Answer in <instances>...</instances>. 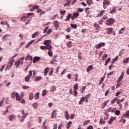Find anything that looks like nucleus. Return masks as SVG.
<instances>
[{
	"label": "nucleus",
	"instance_id": "nucleus-11",
	"mask_svg": "<svg viewBox=\"0 0 129 129\" xmlns=\"http://www.w3.org/2000/svg\"><path fill=\"white\" fill-rule=\"evenodd\" d=\"M39 60H41V57L39 56H35L33 59V63H37Z\"/></svg>",
	"mask_w": 129,
	"mask_h": 129
},
{
	"label": "nucleus",
	"instance_id": "nucleus-40",
	"mask_svg": "<svg viewBox=\"0 0 129 129\" xmlns=\"http://www.w3.org/2000/svg\"><path fill=\"white\" fill-rule=\"evenodd\" d=\"M118 59V55H117L113 60H112V64L114 63L116 61H117Z\"/></svg>",
	"mask_w": 129,
	"mask_h": 129
},
{
	"label": "nucleus",
	"instance_id": "nucleus-39",
	"mask_svg": "<svg viewBox=\"0 0 129 129\" xmlns=\"http://www.w3.org/2000/svg\"><path fill=\"white\" fill-rule=\"evenodd\" d=\"M41 79H42V77H37L35 79L34 81H36V82H38V81H40V80H41Z\"/></svg>",
	"mask_w": 129,
	"mask_h": 129
},
{
	"label": "nucleus",
	"instance_id": "nucleus-32",
	"mask_svg": "<svg viewBox=\"0 0 129 129\" xmlns=\"http://www.w3.org/2000/svg\"><path fill=\"white\" fill-rule=\"evenodd\" d=\"M38 104L37 103H34L32 104V106L34 109H38Z\"/></svg>",
	"mask_w": 129,
	"mask_h": 129
},
{
	"label": "nucleus",
	"instance_id": "nucleus-15",
	"mask_svg": "<svg viewBox=\"0 0 129 129\" xmlns=\"http://www.w3.org/2000/svg\"><path fill=\"white\" fill-rule=\"evenodd\" d=\"M107 34H108V35H110L111 34H112L113 28H107Z\"/></svg>",
	"mask_w": 129,
	"mask_h": 129
},
{
	"label": "nucleus",
	"instance_id": "nucleus-53",
	"mask_svg": "<svg viewBox=\"0 0 129 129\" xmlns=\"http://www.w3.org/2000/svg\"><path fill=\"white\" fill-rule=\"evenodd\" d=\"M110 89H108L105 93V96H107L109 93Z\"/></svg>",
	"mask_w": 129,
	"mask_h": 129
},
{
	"label": "nucleus",
	"instance_id": "nucleus-42",
	"mask_svg": "<svg viewBox=\"0 0 129 129\" xmlns=\"http://www.w3.org/2000/svg\"><path fill=\"white\" fill-rule=\"evenodd\" d=\"M71 27L73 28V29H77V24H71Z\"/></svg>",
	"mask_w": 129,
	"mask_h": 129
},
{
	"label": "nucleus",
	"instance_id": "nucleus-4",
	"mask_svg": "<svg viewBox=\"0 0 129 129\" xmlns=\"http://www.w3.org/2000/svg\"><path fill=\"white\" fill-rule=\"evenodd\" d=\"M78 83H76L74 86V90H75L73 92L74 93V96L76 97L77 95H78V92L76 90L78 89Z\"/></svg>",
	"mask_w": 129,
	"mask_h": 129
},
{
	"label": "nucleus",
	"instance_id": "nucleus-52",
	"mask_svg": "<svg viewBox=\"0 0 129 129\" xmlns=\"http://www.w3.org/2000/svg\"><path fill=\"white\" fill-rule=\"evenodd\" d=\"M71 46H72V42L71 41H69L68 44H67V46L69 48H70V47H71Z\"/></svg>",
	"mask_w": 129,
	"mask_h": 129
},
{
	"label": "nucleus",
	"instance_id": "nucleus-57",
	"mask_svg": "<svg viewBox=\"0 0 129 129\" xmlns=\"http://www.w3.org/2000/svg\"><path fill=\"white\" fill-rule=\"evenodd\" d=\"M48 54L49 56H50V57H52V56H53V52H52V51H49L48 52Z\"/></svg>",
	"mask_w": 129,
	"mask_h": 129
},
{
	"label": "nucleus",
	"instance_id": "nucleus-47",
	"mask_svg": "<svg viewBox=\"0 0 129 129\" xmlns=\"http://www.w3.org/2000/svg\"><path fill=\"white\" fill-rule=\"evenodd\" d=\"M47 91L46 89L43 90L42 92V96H45V95L47 94Z\"/></svg>",
	"mask_w": 129,
	"mask_h": 129
},
{
	"label": "nucleus",
	"instance_id": "nucleus-34",
	"mask_svg": "<svg viewBox=\"0 0 129 129\" xmlns=\"http://www.w3.org/2000/svg\"><path fill=\"white\" fill-rule=\"evenodd\" d=\"M10 37V35L9 34H6L2 37V39L3 41H5V40H7L6 38H9Z\"/></svg>",
	"mask_w": 129,
	"mask_h": 129
},
{
	"label": "nucleus",
	"instance_id": "nucleus-17",
	"mask_svg": "<svg viewBox=\"0 0 129 129\" xmlns=\"http://www.w3.org/2000/svg\"><path fill=\"white\" fill-rule=\"evenodd\" d=\"M129 117V110L127 111L125 114H123L121 119H122V117Z\"/></svg>",
	"mask_w": 129,
	"mask_h": 129
},
{
	"label": "nucleus",
	"instance_id": "nucleus-13",
	"mask_svg": "<svg viewBox=\"0 0 129 129\" xmlns=\"http://www.w3.org/2000/svg\"><path fill=\"white\" fill-rule=\"evenodd\" d=\"M123 75H124V73L122 72L118 80L117 81V83H119L120 81L122 80V79L123 78Z\"/></svg>",
	"mask_w": 129,
	"mask_h": 129
},
{
	"label": "nucleus",
	"instance_id": "nucleus-62",
	"mask_svg": "<svg viewBox=\"0 0 129 129\" xmlns=\"http://www.w3.org/2000/svg\"><path fill=\"white\" fill-rule=\"evenodd\" d=\"M52 31L51 29H49L48 30L47 32V34L49 35V34H51L52 33Z\"/></svg>",
	"mask_w": 129,
	"mask_h": 129
},
{
	"label": "nucleus",
	"instance_id": "nucleus-44",
	"mask_svg": "<svg viewBox=\"0 0 129 129\" xmlns=\"http://www.w3.org/2000/svg\"><path fill=\"white\" fill-rule=\"evenodd\" d=\"M114 112H115V114L116 115H119V114H120V110H116Z\"/></svg>",
	"mask_w": 129,
	"mask_h": 129
},
{
	"label": "nucleus",
	"instance_id": "nucleus-37",
	"mask_svg": "<svg viewBox=\"0 0 129 129\" xmlns=\"http://www.w3.org/2000/svg\"><path fill=\"white\" fill-rule=\"evenodd\" d=\"M109 62H110V57H109L106 61L105 62V66H107V64H108V63H109Z\"/></svg>",
	"mask_w": 129,
	"mask_h": 129
},
{
	"label": "nucleus",
	"instance_id": "nucleus-1",
	"mask_svg": "<svg viewBox=\"0 0 129 129\" xmlns=\"http://www.w3.org/2000/svg\"><path fill=\"white\" fill-rule=\"evenodd\" d=\"M16 97V100L17 101H21L22 99H23V97H24V93H22V95L20 96L18 93H15V92H13L11 94V98H15Z\"/></svg>",
	"mask_w": 129,
	"mask_h": 129
},
{
	"label": "nucleus",
	"instance_id": "nucleus-10",
	"mask_svg": "<svg viewBox=\"0 0 129 129\" xmlns=\"http://www.w3.org/2000/svg\"><path fill=\"white\" fill-rule=\"evenodd\" d=\"M78 17H79V13H75L73 15L71 19H72V21H73V20H75V19H76V18H78Z\"/></svg>",
	"mask_w": 129,
	"mask_h": 129
},
{
	"label": "nucleus",
	"instance_id": "nucleus-45",
	"mask_svg": "<svg viewBox=\"0 0 129 129\" xmlns=\"http://www.w3.org/2000/svg\"><path fill=\"white\" fill-rule=\"evenodd\" d=\"M66 119H69V118H70L69 114L68 113V112H67V111H66Z\"/></svg>",
	"mask_w": 129,
	"mask_h": 129
},
{
	"label": "nucleus",
	"instance_id": "nucleus-64",
	"mask_svg": "<svg viewBox=\"0 0 129 129\" xmlns=\"http://www.w3.org/2000/svg\"><path fill=\"white\" fill-rule=\"evenodd\" d=\"M103 24V20L101 19L100 21H99V25H102Z\"/></svg>",
	"mask_w": 129,
	"mask_h": 129
},
{
	"label": "nucleus",
	"instance_id": "nucleus-6",
	"mask_svg": "<svg viewBox=\"0 0 129 129\" xmlns=\"http://www.w3.org/2000/svg\"><path fill=\"white\" fill-rule=\"evenodd\" d=\"M32 71H29V75H28L27 77H25V80L26 82H29L30 81V78L32 77Z\"/></svg>",
	"mask_w": 129,
	"mask_h": 129
},
{
	"label": "nucleus",
	"instance_id": "nucleus-12",
	"mask_svg": "<svg viewBox=\"0 0 129 129\" xmlns=\"http://www.w3.org/2000/svg\"><path fill=\"white\" fill-rule=\"evenodd\" d=\"M44 45H45L46 47H49V46H52L50 45V44H51V40H45L43 42Z\"/></svg>",
	"mask_w": 129,
	"mask_h": 129
},
{
	"label": "nucleus",
	"instance_id": "nucleus-51",
	"mask_svg": "<svg viewBox=\"0 0 129 129\" xmlns=\"http://www.w3.org/2000/svg\"><path fill=\"white\" fill-rule=\"evenodd\" d=\"M81 55H82V53L79 51L78 55V58L80 59V60H81V57H82Z\"/></svg>",
	"mask_w": 129,
	"mask_h": 129
},
{
	"label": "nucleus",
	"instance_id": "nucleus-27",
	"mask_svg": "<svg viewBox=\"0 0 129 129\" xmlns=\"http://www.w3.org/2000/svg\"><path fill=\"white\" fill-rule=\"evenodd\" d=\"M53 25L55 28H59V22L58 21H54Z\"/></svg>",
	"mask_w": 129,
	"mask_h": 129
},
{
	"label": "nucleus",
	"instance_id": "nucleus-36",
	"mask_svg": "<svg viewBox=\"0 0 129 129\" xmlns=\"http://www.w3.org/2000/svg\"><path fill=\"white\" fill-rule=\"evenodd\" d=\"M39 35V32L36 31L32 35V38H36Z\"/></svg>",
	"mask_w": 129,
	"mask_h": 129
},
{
	"label": "nucleus",
	"instance_id": "nucleus-21",
	"mask_svg": "<svg viewBox=\"0 0 129 129\" xmlns=\"http://www.w3.org/2000/svg\"><path fill=\"white\" fill-rule=\"evenodd\" d=\"M25 60L26 61H28V60H29L30 61H32L33 60V57H32V56H30V55H28L25 58Z\"/></svg>",
	"mask_w": 129,
	"mask_h": 129
},
{
	"label": "nucleus",
	"instance_id": "nucleus-20",
	"mask_svg": "<svg viewBox=\"0 0 129 129\" xmlns=\"http://www.w3.org/2000/svg\"><path fill=\"white\" fill-rule=\"evenodd\" d=\"M72 2V0H67L65 4V7H70V3Z\"/></svg>",
	"mask_w": 129,
	"mask_h": 129
},
{
	"label": "nucleus",
	"instance_id": "nucleus-33",
	"mask_svg": "<svg viewBox=\"0 0 129 129\" xmlns=\"http://www.w3.org/2000/svg\"><path fill=\"white\" fill-rule=\"evenodd\" d=\"M99 123L100 124H104L105 123V121H104L102 118H101Z\"/></svg>",
	"mask_w": 129,
	"mask_h": 129
},
{
	"label": "nucleus",
	"instance_id": "nucleus-30",
	"mask_svg": "<svg viewBox=\"0 0 129 129\" xmlns=\"http://www.w3.org/2000/svg\"><path fill=\"white\" fill-rule=\"evenodd\" d=\"M105 13V10H103L102 11H101L98 14V17H100L102 16H103V14Z\"/></svg>",
	"mask_w": 129,
	"mask_h": 129
},
{
	"label": "nucleus",
	"instance_id": "nucleus-56",
	"mask_svg": "<svg viewBox=\"0 0 129 129\" xmlns=\"http://www.w3.org/2000/svg\"><path fill=\"white\" fill-rule=\"evenodd\" d=\"M33 15H34V13H28L26 18H29V17H30V16H33Z\"/></svg>",
	"mask_w": 129,
	"mask_h": 129
},
{
	"label": "nucleus",
	"instance_id": "nucleus-60",
	"mask_svg": "<svg viewBox=\"0 0 129 129\" xmlns=\"http://www.w3.org/2000/svg\"><path fill=\"white\" fill-rule=\"evenodd\" d=\"M71 16H72V14H70L68 17L66 19V21H69L70 20V18H71Z\"/></svg>",
	"mask_w": 129,
	"mask_h": 129
},
{
	"label": "nucleus",
	"instance_id": "nucleus-7",
	"mask_svg": "<svg viewBox=\"0 0 129 129\" xmlns=\"http://www.w3.org/2000/svg\"><path fill=\"white\" fill-rule=\"evenodd\" d=\"M24 59H25V58L21 57L18 60H17L15 62L14 65H16V68H19V67L20 66L21 60H24Z\"/></svg>",
	"mask_w": 129,
	"mask_h": 129
},
{
	"label": "nucleus",
	"instance_id": "nucleus-24",
	"mask_svg": "<svg viewBox=\"0 0 129 129\" xmlns=\"http://www.w3.org/2000/svg\"><path fill=\"white\" fill-rule=\"evenodd\" d=\"M122 101H124V98H123L121 100L119 99H117L116 101L117 104H120V102H122Z\"/></svg>",
	"mask_w": 129,
	"mask_h": 129
},
{
	"label": "nucleus",
	"instance_id": "nucleus-29",
	"mask_svg": "<svg viewBox=\"0 0 129 129\" xmlns=\"http://www.w3.org/2000/svg\"><path fill=\"white\" fill-rule=\"evenodd\" d=\"M124 31H125V27L121 28L119 31V34H123V33H124Z\"/></svg>",
	"mask_w": 129,
	"mask_h": 129
},
{
	"label": "nucleus",
	"instance_id": "nucleus-61",
	"mask_svg": "<svg viewBox=\"0 0 129 129\" xmlns=\"http://www.w3.org/2000/svg\"><path fill=\"white\" fill-rule=\"evenodd\" d=\"M53 69L51 70V71L49 73V74H48V75L49 76H52V75H53Z\"/></svg>",
	"mask_w": 129,
	"mask_h": 129
},
{
	"label": "nucleus",
	"instance_id": "nucleus-9",
	"mask_svg": "<svg viewBox=\"0 0 129 129\" xmlns=\"http://www.w3.org/2000/svg\"><path fill=\"white\" fill-rule=\"evenodd\" d=\"M40 49H41V50H51L52 46H41L40 47Z\"/></svg>",
	"mask_w": 129,
	"mask_h": 129
},
{
	"label": "nucleus",
	"instance_id": "nucleus-8",
	"mask_svg": "<svg viewBox=\"0 0 129 129\" xmlns=\"http://www.w3.org/2000/svg\"><path fill=\"white\" fill-rule=\"evenodd\" d=\"M105 46V43L101 42L99 43L96 46V49H100L101 47H104Z\"/></svg>",
	"mask_w": 129,
	"mask_h": 129
},
{
	"label": "nucleus",
	"instance_id": "nucleus-59",
	"mask_svg": "<svg viewBox=\"0 0 129 129\" xmlns=\"http://www.w3.org/2000/svg\"><path fill=\"white\" fill-rule=\"evenodd\" d=\"M85 12L86 13V14H90V12H89V8H86L85 9Z\"/></svg>",
	"mask_w": 129,
	"mask_h": 129
},
{
	"label": "nucleus",
	"instance_id": "nucleus-23",
	"mask_svg": "<svg viewBox=\"0 0 129 129\" xmlns=\"http://www.w3.org/2000/svg\"><path fill=\"white\" fill-rule=\"evenodd\" d=\"M92 69H93V66L92 65L89 66L87 69V72H89V71H91Z\"/></svg>",
	"mask_w": 129,
	"mask_h": 129
},
{
	"label": "nucleus",
	"instance_id": "nucleus-28",
	"mask_svg": "<svg viewBox=\"0 0 129 129\" xmlns=\"http://www.w3.org/2000/svg\"><path fill=\"white\" fill-rule=\"evenodd\" d=\"M49 72V68H46L44 70V76H47V74Z\"/></svg>",
	"mask_w": 129,
	"mask_h": 129
},
{
	"label": "nucleus",
	"instance_id": "nucleus-19",
	"mask_svg": "<svg viewBox=\"0 0 129 129\" xmlns=\"http://www.w3.org/2000/svg\"><path fill=\"white\" fill-rule=\"evenodd\" d=\"M114 120H115V117H112L108 121L109 124H111Z\"/></svg>",
	"mask_w": 129,
	"mask_h": 129
},
{
	"label": "nucleus",
	"instance_id": "nucleus-49",
	"mask_svg": "<svg viewBox=\"0 0 129 129\" xmlns=\"http://www.w3.org/2000/svg\"><path fill=\"white\" fill-rule=\"evenodd\" d=\"M90 95H91V94H89L88 95H87L85 97H84V98H85V100L90 98Z\"/></svg>",
	"mask_w": 129,
	"mask_h": 129
},
{
	"label": "nucleus",
	"instance_id": "nucleus-16",
	"mask_svg": "<svg viewBox=\"0 0 129 129\" xmlns=\"http://www.w3.org/2000/svg\"><path fill=\"white\" fill-rule=\"evenodd\" d=\"M115 110H116V108H112V107H110L107 110L108 112H115Z\"/></svg>",
	"mask_w": 129,
	"mask_h": 129
},
{
	"label": "nucleus",
	"instance_id": "nucleus-35",
	"mask_svg": "<svg viewBox=\"0 0 129 129\" xmlns=\"http://www.w3.org/2000/svg\"><path fill=\"white\" fill-rule=\"evenodd\" d=\"M71 124H72V122L71 121H70L69 122H68L67 125V128H70Z\"/></svg>",
	"mask_w": 129,
	"mask_h": 129
},
{
	"label": "nucleus",
	"instance_id": "nucleus-41",
	"mask_svg": "<svg viewBox=\"0 0 129 129\" xmlns=\"http://www.w3.org/2000/svg\"><path fill=\"white\" fill-rule=\"evenodd\" d=\"M55 90H56V87L55 86H53L50 89V91H51V92H54V91H55Z\"/></svg>",
	"mask_w": 129,
	"mask_h": 129
},
{
	"label": "nucleus",
	"instance_id": "nucleus-2",
	"mask_svg": "<svg viewBox=\"0 0 129 129\" xmlns=\"http://www.w3.org/2000/svg\"><path fill=\"white\" fill-rule=\"evenodd\" d=\"M14 62H15V60H12V59H10V60L9 61L8 64L7 65V68H6V71L7 70H11V68L13 67Z\"/></svg>",
	"mask_w": 129,
	"mask_h": 129
},
{
	"label": "nucleus",
	"instance_id": "nucleus-14",
	"mask_svg": "<svg viewBox=\"0 0 129 129\" xmlns=\"http://www.w3.org/2000/svg\"><path fill=\"white\" fill-rule=\"evenodd\" d=\"M9 118L10 121H13L16 118V115L15 114H11L9 116Z\"/></svg>",
	"mask_w": 129,
	"mask_h": 129
},
{
	"label": "nucleus",
	"instance_id": "nucleus-55",
	"mask_svg": "<svg viewBox=\"0 0 129 129\" xmlns=\"http://www.w3.org/2000/svg\"><path fill=\"white\" fill-rule=\"evenodd\" d=\"M82 12H83V9L78 8L77 10L78 13H82Z\"/></svg>",
	"mask_w": 129,
	"mask_h": 129
},
{
	"label": "nucleus",
	"instance_id": "nucleus-22",
	"mask_svg": "<svg viewBox=\"0 0 129 129\" xmlns=\"http://www.w3.org/2000/svg\"><path fill=\"white\" fill-rule=\"evenodd\" d=\"M109 102V100H107L106 101L104 102V103H103L102 104V107L101 108H104V107H105L106 105H107V103H108V102Z\"/></svg>",
	"mask_w": 129,
	"mask_h": 129
},
{
	"label": "nucleus",
	"instance_id": "nucleus-5",
	"mask_svg": "<svg viewBox=\"0 0 129 129\" xmlns=\"http://www.w3.org/2000/svg\"><path fill=\"white\" fill-rule=\"evenodd\" d=\"M110 5V2L108 0H104L103 2V6L104 9H106V6Z\"/></svg>",
	"mask_w": 129,
	"mask_h": 129
},
{
	"label": "nucleus",
	"instance_id": "nucleus-25",
	"mask_svg": "<svg viewBox=\"0 0 129 129\" xmlns=\"http://www.w3.org/2000/svg\"><path fill=\"white\" fill-rule=\"evenodd\" d=\"M10 108V106H8L7 107H6V110L5 111H4L3 113V115H6V114H7V113H8V111H9V109Z\"/></svg>",
	"mask_w": 129,
	"mask_h": 129
},
{
	"label": "nucleus",
	"instance_id": "nucleus-54",
	"mask_svg": "<svg viewBox=\"0 0 129 129\" xmlns=\"http://www.w3.org/2000/svg\"><path fill=\"white\" fill-rule=\"evenodd\" d=\"M89 122H90V121L89 120H86L84 122L83 125H86V124L89 123Z\"/></svg>",
	"mask_w": 129,
	"mask_h": 129
},
{
	"label": "nucleus",
	"instance_id": "nucleus-50",
	"mask_svg": "<svg viewBox=\"0 0 129 129\" xmlns=\"http://www.w3.org/2000/svg\"><path fill=\"white\" fill-rule=\"evenodd\" d=\"M34 98H35V99H36V100H37L38 98H39V93H36Z\"/></svg>",
	"mask_w": 129,
	"mask_h": 129
},
{
	"label": "nucleus",
	"instance_id": "nucleus-3",
	"mask_svg": "<svg viewBox=\"0 0 129 129\" xmlns=\"http://www.w3.org/2000/svg\"><path fill=\"white\" fill-rule=\"evenodd\" d=\"M114 22H115V21L113 18H110L106 21V23L107 26H111Z\"/></svg>",
	"mask_w": 129,
	"mask_h": 129
},
{
	"label": "nucleus",
	"instance_id": "nucleus-46",
	"mask_svg": "<svg viewBox=\"0 0 129 129\" xmlns=\"http://www.w3.org/2000/svg\"><path fill=\"white\" fill-rule=\"evenodd\" d=\"M116 9L113 8L112 10H111L110 11V14H113V13H116Z\"/></svg>",
	"mask_w": 129,
	"mask_h": 129
},
{
	"label": "nucleus",
	"instance_id": "nucleus-26",
	"mask_svg": "<svg viewBox=\"0 0 129 129\" xmlns=\"http://www.w3.org/2000/svg\"><path fill=\"white\" fill-rule=\"evenodd\" d=\"M85 100V98H84V97H82V98H81V99L79 101V104L80 105L82 104V103L84 102Z\"/></svg>",
	"mask_w": 129,
	"mask_h": 129
},
{
	"label": "nucleus",
	"instance_id": "nucleus-48",
	"mask_svg": "<svg viewBox=\"0 0 129 129\" xmlns=\"http://www.w3.org/2000/svg\"><path fill=\"white\" fill-rule=\"evenodd\" d=\"M85 89H86V86H84L81 89V93L84 92Z\"/></svg>",
	"mask_w": 129,
	"mask_h": 129
},
{
	"label": "nucleus",
	"instance_id": "nucleus-38",
	"mask_svg": "<svg viewBox=\"0 0 129 129\" xmlns=\"http://www.w3.org/2000/svg\"><path fill=\"white\" fill-rule=\"evenodd\" d=\"M87 4L89 6H90V5H92V4H93V1L92 0H87Z\"/></svg>",
	"mask_w": 129,
	"mask_h": 129
},
{
	"label": "nucleus",
	"instance_id": "nucleus-18",
	"mask_svg": "<svg viewBox=\"0 0 129 129\" xmlns=\"http://www.w3.org/2000/svg\"><path fill=\"white\" fill-rule=\"evenodd\" d=\"M56 115H57V113H56L55 110H53L51 114V118H55L56 117Z\"/></svg>",
	"mask_w": 129,
	"mask_h": 129
},
{
	"label": "nucleus",
	"instance_id": "nucleus-43",
	"mask_svg": "<svg viewBox=\"0 0 129 129\" xmlns=\"http://www.w3.org/2000/svg\"><path fill=\"white\" fill-rule=\"evenodd\" d=\"M33 98H34V94H33V93H30L29 95L30 100H33Z\"/></svg>",
	"mask_w": 129,
	"mask_h": 129
},
{
	"label": "nucleus",
	"instance_id": "nucleus-31",
	"mask_svg": "<svg viewBox=\"0 0 129 129\" xmlns=\"http://www.w3.org/2000/svg\"><path fill=\"white\" fill-rule=\"evenodd\" d=\"M128 62H129V57H126L125 59H124L123 60V63H124V64H126L128 63Z\"/></svg>",
	"mask_w": 129,
	"mask_h": 129
},
{
	"label": "nucleus",
	"instance_id": "nucleus-58",
	"mask_svg": "<svg viewBox=\"0 0 129 129\" xmlns=\"http://www.w3.org/2000/svg\"><path fill=\"white\" fill-rule=\"evenodd\" d=\"M48 28H49V26H47V27H46L44 29V30H43V33H44V34H45V33L47 32V31H48Z\"/></svg>",
	"mask_w": 129,
	"mask_h": 129
},
{
	"label": "nucleus",
	"instance_id": "nucleus-63",
	"mask_svg": "<svg viewBox=\"0 0 129 129\" xmlns=\"http://www.w3.org/2000/svg\"><path fill=\"white\" fill-rule=\"evenodd\" d=\"M26 18H27V17H26V16L21 17V21H26Z\"/></svg>",
	"mask_w": 129,
	"mask_h": 129
}]
</instances>
